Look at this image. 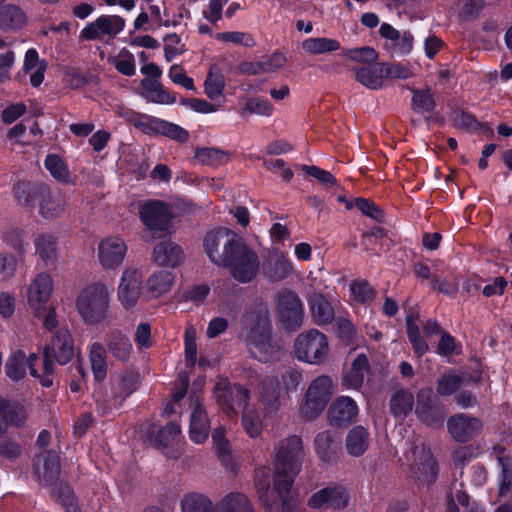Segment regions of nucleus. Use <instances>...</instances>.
Listing matches in <instances>:
<instances>
[{
    "label": "nucleus",
    "instance_id": "9b49d317",
    "mask_svg": "<svg viewBox=\"0 0 512 512\" xmlns=\"http://www.w3.org/2000/svg\"><path fill=\"white\" fill-rule=\"evenodd\" d=\"M142 274L135 267H126L120 277L117 298L126 310L134 308L142 294Z\"/></svg>",
    "mask_w": 512,
    "mask_h": 512
},
{
    "label": "nucleus",
    "instance_id": "0eeeda50",
    "mask_svg": "<svg viewBox=\"0 0 512 512\" xmlns=\"http://www.w3.org/2000/svg\"><path fill=\"white\" fill-rule=\"evenodd\" d=\"M333 395V381L327 375L314 379L308 386L304 402L301 407L302 414L307 419H315L325 409Z\"/></svg>",
    "mask_w": 512,
    "mask_h": 512
},
{
    "label": "nucleus",
    "instance_id": "4c0bfd02",
    "mask_svg": "<svg viewBox=\"0 0 512 512\" xmlns=\"http://www.w3.org/2000/svg\"><path fill=\"white\" fill-rule=\"evenodd\" d=\"M174 283V275L167 270L153 273L147 282L148 290L153 297H160L170 291Z\"/></svg>",
    "mask_w": 512,
    "mask_h": 512
},
{
    "label": "nucleus",
    "instance_id": "aec40b11",
    "mask_svg": "<svg viewBox=\"0 0 512 512\" xmlns=\"http://www.w3.org/2000/svg\"><path fill=\"white\" fill-rule=\"evenodd\" d=\"M52 291L53 281L50 275L44 272L37 274L27 288L29 307L38 313L49 301Z\"/></svg>",
    "mask_w": 512,
    "mask_h": 512
},
{
    "label": "nucleus",
    "instance_id": "f8f14e48",
    "mask_svg": "<svg viewBox=\"0 0 512 512\" xmlns=\"http://www.w3.org/2000/svg\"><path fill=\"white\" fill-rule=\"evenodd\" d=\"M139 216L143 224L152 231L165 232L171 225L172 214L168 204L151 200L139 206Z\"/></svg>",
    "mask_w": 512,
    "mask_h": 512
},
{
    "label": "nucleus",
    "instance_id": "412c9836",
    "mask_svg": "<svg viewBox=\"0 0 512 512\" xmlns=\"http://www.w3.org/2000/svg\"><path fill=\"white\" fill-rule=\"evenodd\" d=\"M349 495L342 486H328L314 493L308 505L311 508L318 509L324 506L333 509H343L348 505Z\"/></svg>",
    "mask_w": 512,
    "mask_h": 512
},
{
    "label": "nucleus",
    "instance_id": "49530a36",
    "mask_svg": "<svg viewBox=\"0 0 512 512\" xmlns=\"http://www.w3.org/2000/svg\"><path fill=\"white\" fill-rule=\"evenodd\" d=\"M497 460L501 467L498 496L505 498L512 491V458L506 455H500Z\"/></svg>",
    "mask_w": 512,
    "mask_h": 512
},
{
    "label": "nucleus",
    "instance_id": "8fccbe9b",
    "mask_svg": "<svg viewBox=\"0 0 512 512\" xmlns=\"http://www.w3.org/2000/svg\"><path fill=\"white\" fill-rule=\"evenodd\" d=\"M196 329L194 326L189 325L185 329L184 342H185V364L189 368H193L197 361V344H196Z\"/></svg>",
    "mask_w": 512,
    "mask_h": 512
},
{
    "label": "nucleus",
    "instance_id": "7c9ffc66",
    "mask_svg": "<svg viewBox=\"0 0 512 512\" xmlns=\"http://www.w3.org/2000/svg\"><path fill=\"white\" fill-rule=\"evenodd\" d=\"M370 445V434L363 426L353 427L347 434L345 447L352 457L362 456Z\"/></svg>",
    "mask_w": 512,
    "mask_h": 512
},
{
    "label": "nucleus",
    "instance_id": "a18cd8bd",
    "mask_svg": "<svg viewBox=\"0 0 512 512\" xmlns=\"http://www.w3.org/2000/svg\"><path fill=\"white\" fill-rule=\"evenodd\" d=\"M242 427L251 438H258L263 431V422L256 409L245 407L242 412Z\"/></svg>",
    "mask_w": 512,
    "mask_h": 512
},
{
    "label": "nucleus",
    "instance_id": "393cba45",
    "mask_svg": "<svg viewBox=\"0 0 512 512\" xmlns=\"http://www.w3.org/2000/svg\"><path fill=\"white\" fill-rule=\"evenodd\" d=\"M210 431V421L203 405L197 397L193 401V411L190 417L189 436L190 439L201 444L206 441Z\"/></svg>",
    "mask_w": 512,
    "mask_h": 512
},
{
    "label": "nucleus",
    "instance_id": "79ce46f5",
    "mask_svg": "<svg viewBox=\"0 0 512 512\" xmlns=\"http://www.w3.org/2000/svg\"><path fill=\"white\" fill-rule=\"evenodd\" d=\"M302 49L311 55L324 54L340 49V43L331 38H308L302 42Z\"/></svg>",
    "mask_w": 512,
    "mask_h": 512
},
{
    "label": "nucleus",
    "instance_id": "4468645a",
    "mask_svg": "<svg viewBox=\"0 0 512 512\" xmlns=\"http://www.w3.org/2000/svg\"><path fill=\"white\" fill-rule=\"evenodd\" d=\"M125 27V20L119 15H101L88 23L80 33L85 40H99L103 36L114 38Z\"/></svg>",
    "mask_w": 512,
    "mask_h": 512
},
{
    "label": "nucleus",
    "instance_id": "09e8293b",
    "mask_svg": "<svg viewBox=\"0 0 512 512\" xmlns=\"http://www.w3.org/2000/svg\"><path fill=\"white\" fill-rule=\"evenodd\" d=\"M181 434V428L178 424L171 422L158 431L154 439L155 445L159 448H167L177 441Z\"/></svg>",
    "mask_w": 512,
    "mask_h": 512
},
{
    "label": "nucleus",
    "instance_id": "de8ad7c7",
    "mask_svg": "<svg viewBox=\"0 0 512 512\" xmlns=\"http://www.w3.org/2000/svg\"><path fill=\"white\" fill-rule=\"evenodd\" d=\"M462 384V375L456 372H449L438 379L436 392L440 396H450L459 390Z\"/></svg>",
    "mask_w": 512,
    "mask_h": 512
},
{
    "label": "nucleus",
    "instance_id": "2f4dec72",
    "mask_svg": "<svg viewBox=\"0 0 512 512\" xmlns=\"http://www.w3.org/2000/svg\"><path fill=\"white\" fill-rule=\"evenodd\" d=\"M369 369L368 358L365 354L358 355L342 379V385L347 389L358 390L364 382L365 374Z\"/></svg>",
    "mask_w": 512,
    "mask_h": 512
},
{
    "label": "nucleus",
    "instance_id": "20e7f679",
    "mask_svg": "<svg viewBox=\"0 0 512 512\" xmlns=\"http://www.w3.org/2000/svg\"><path fill=\"white\" fill-rule=\"evenodd\" d=\"M111 291L104 283L85 287L76 298V309L87 325H96L107 318Z\"/></svg>",
    "mask_w": 512,
    "mask_h": 512
},
{
    "label": "nucleus",
    "instance_id": "f704fd0d",
    "mask_svg": "<svg viewBox=\"0 0 512 512\" xmlns=\"http://www.w3.org/2000/svg\"><path fill=\"white\" fill-rule=\"evenodd\" d=\"M216 512H254V509L245 494L231 492L218 502Z\"/></svg>",
    "mask_w": 512,
    "mask_h": 512
},
{
    "label": "nucleus",
    "instance_id": "72a5a7b5",
    "mask_svg": "<svg viewBox=\"0 0 512 512\" xmlns=\"http://www.w3.org/2000/svg\"><path fill=\"white\" fill-rule=\"evenodd\" d=\"M183 257L180 246L169 241L159 243L153 251V258L159 265L177 266Z\"/></svg>",
    "mask_w": 512,
    "mask_h": 512
},
{
    "label": "nucleus",
    "instance_id": "c85d7f7f",
    "mask_svg": "<svg viewBox=\"0 0 512 512\" xmlns=\"http://www.w3.org/2000/svg\"><path fill=\"white\" fill-rule=\"evenodd\" d=\"M105 344L109 353L118 361L127 362L133 352V346L127 335L120 331L110 333Z\"/></svg>",
    "mask_w": 512,
    "mask_h": 512
},
{
    "label": "nucleus",
    "instance_id": "39448f33",
    "mask_svg": "<svg viewBox=\"0 0 512 512\" xmlns=\"http://www.w3.org/2000/svg\"><path fill=\"white\" fill-rule=\"evenodd\" d=\"M255 487L261 502L269 512H299L291 496V490L281 493L279 487L271 486L270 471L267 467L256 471Z\"/></svg>",
    "mask_w": 512,
    "mask_h": 512
},
{
    "label": "nucleus",
    "instance_id": "dca6fc26",
    "mask_svg": "<svg viewBox=\"0 0 512 512\" xmlns=\"http://www.w3.org/2000/svg\"><path fill=\"white\" fill-rule=\"evenodd\" d=\"M38 356L36 353L26 355L21 349L11 352L8 356L4 370L5 375L14 382H19L26 377L27 369L33 377H40V374L35 369V362Z\"/></svg>",
    "mask_w": 512,
    "mask_h": 512
},
{
    "label": "nucleus",
    "instance_id": "58836bf2",
    "mask_svg": "<svg viewBox=\"0 0 512 512\" xmlns=\"http://www.w3.org/2000/svg\"><path fill=\"white\" fill-rule=\"evenodd\" d=\"M182 512H216L212 501L204 494L189 493L181 500Z\"/></svg>",
    "mask_w": 512,
    "mask_h": 512
},
{
    "label": "nucleus",
    "instance_id": "0e129e2a",
    "mask_svg": "<svg viewBox=\"0 0 512 512\" xmlns=\"http://www.w3.org/2000/svg\"><path fill=\"white\" fill-rule=\"evenodd\" d=\"M301 170L317 179L322 185L326 187H332L337 184L335 177L329 171L323 170L317 166L302 165Z\"/></svg>",
    "mask_w": 512,
    "mask_h": 512
},
{
    "label": "nucleus",
    "instance_id": "5fc2aeb1",
    "mask_svg": "<svg viewBox=\"0 0 512 512\" xmlns=\"http://www.w3.org/2000/svg\"><path fill=\"white\" fill-rule=\"evenodd\" d=\"M336 333L345 345H358L357 330L348 319L339 318L337 320Z\"/></svg>",
    "mask_w": 512,
    "mask_h": 512
},
{
    "label": "nucleus",
    "instance_id": "052dcab7",
    "mask_svg": "<svg viewBox=\"0 0 512 512\" xmlns=\"http://www.w3.org/2000/svg\"><path fill=\"white\" fill-rule=\"evenodd\" d=\"M245 110L252 114L269 117L273 114L274 107L267 99L253 97L248 99L245 105Z\"/></svg>",
    "mask_w": 512,
    "mask_h": 512
},
{
    "label": "nucleus",
    "instance_id": "680f3d73",
    "mask_svg": "<svg viewBox=\"0 0 512 512\" xmlns=\"http://www.w3.org/2000/svg\"><path fill=\"white\" fill-rule=\"evenodd\" d=\"M134 340L139 350L152 347L154 341L151 334V325L147 322L138 324L135 329Z\"/></svg>",
    "mask_w": 512,
    "mask_h": 512
},
{
    "label": "nucleus",
    "instance_id": "ea45409f",
    "mask_svg": "<svg viewBox=\"0 0 512 512\" xmlns=\"http://www.w3.org/2000/svg\"><path fill=\"white\" fill-rule=\"evenodd\" d=\"M414 396L407 390H399L390 400V411L395 417H406L413 409Z\"/></svg>",
    "mask_w": 512,
    "mask_h": 512
},
{
    "label": "nucleus",
    "instance_id": "f03ea898",
    "mask_svg": "<svg viewBox=\"0 0 512 512\" xmlns=\"http://www.w3.org/2000/svg\"><path fill=\"white\" fill-rule=\"evenodd\" d=\"M249 332L246 345L252 357L261 362L279 361L284 355L283 345L272 337L269 311L263 304L249 308L244 315Z\"/></svg>",
    "mask_w": 512,
    "mask_h": 512
},
{
    "label": "nucleus",
    "instance_id": "864d4df0",
    "mask_svg": "<svg viewBox=\"0 0 512 512\" xmlns=\"http://www.w3.org/2000/svg\"><path fill=\"white\" fill-rule=\"evenodd\" d=\"M343 56L349 60L359 62L364 65H371L377 60L378 53L373 48L366 46L347 49L343 51Z\"/></svg>",
    "mask_w": 512,
    "mask_h": 512
},
{
    "label": "nucleus",
    "instance_id": "e2e57ef3",
    "mask_svg": "<svg viewBox=\"0 0 512 512\" xmlns=\"http://www.w3.org/2000/svg\"><path fill=\"white\" fill-rule=\"evenodd\" d=\"M118 72L126 76L135 74V59L129 51H122L113 61Z\"/></svg>",
    "mask_w": 512,
    "mask_h": 512
},
{
    "label": "nucleus",
    "instance_id": "4be33fe9",
    "mask_svg": "<svg viewBox=\"0 0 512 512\" xmlns=\"http://www.w3.org/2000/svg\"><path fill=\"white\" fill-rule=\"evenodd\" d=\"M60 459L56 452L46 451L35 462V472L42 486H51L60 476Z\"/></svg>",
    "mask_w": 512,
    "mask_h": 512
},
{
    "label": "nucleus",
    "instance_id": "7ed1b4c3",
    "mask_svg": "<svg viewBox=\"0 0 512 512\" xmlns=\"http://www.w3.org/2000/svg\"><path fill=\"white\" fill-rule=\"evenodd\" d=\"M304 459L302 439L291 435L280 440L274 447V474L271 486L283 491L292 490L295 477L299 474Z\"/></svg>",
    "mask_w": 512,
    "mask_h": 512
},
{
    "label": "nucleus",
    "instance_id": "3c124183",
    "mask_svg": "<svg viewBox=\"0 0 512 512\" xmlns=\"http://www.w3.org/2000/svg\"><path fill=\"white\" fill-rule=\"evenodd\" d=\"M437 472L435 459L431 455H427L424 462L415 469L414 477L424 484H430L435 480Z\"/></svg>",
    "mask_w": 512,
    "mask_h": 512
},
{
    "label": "nucleus",
    "instance_id": "cd10ccee",
    "mask_svg": "<svg viewBox=\"0 0 512 512\" xmlns=\"http://www.w3.org/2000/svg\"><path fill=\"white\" fill-rule=\"evenodd\" d=\"M66 199L60 192H51L47 187L40 190L39 212L47 219L60 216L65 208Z\"/></svg>",
    "mask_w": 512,
    "mask_h": 512
},
{
    "label": "nucleus",
    "instance_id": "774afa93",
    "mask_svg": "<svg viewBox=\"0 0 512 512\" xmlns=\"http://www.w3.org/2000/svg\"><path fill=\"white\" fill-rule=\"evenodd\" d=\"M355 207H357L364 215H366L376 221H382L383 213L375 205L374 202H372L368 199H365V198H357L355 200Z\"/></svg>",
    "mask_w": 512,
    "mask_h": 512
},
{
    "label": "nucleus",
    "instance_id": "4d7b16f0",
    "mask_svg": "<svg viewBox=\"0 0 512 512\" xmlns=\"http://www.w3.org/2000/svg\"><path fill=\"white\" fill-rule=\"evenodd\" d=\"M36 251L45 260H52L56 254V238L52 235H40L37 237Z\"/></svg>",
    "mask_w": 512,
    "mask_h": 512
},
{
    "label": "nucleus",
    "instance_id": "2eb2a0df",
    "mask_svg": "<svg viewBox=\"0 0 512 512\" xmlns=\"http://www.w3.org/2000/svg\"><path fill=\"white\" fill-rule=\"evenodd\" d=\"M483 428L482 421L468 414L458 413L447 421V429L452 438L457 442H468L477 437Z\"/></svg>",
    "mask_w": 512,
    "mask_h": 512
},
{
    "label": "nucleus",
    "instance_id": "423d86ee",
    "mask_svg": "<svg viewBox=\"0 0 512 512\" xmlns=\"http://www.w3.org/2000/svg\"><path fill=\"white\" fill-rule=\"evenodd\" d=\"M293 350L299 361L319 365L328 357L329 341L324 333L317 329H309L297 335Z\"/></svg>",
    "mask_w": 512,
    "mask_h": 512
},
{
    "label": "nucleus",
    "instance_id": "a19ab883",
    "mask_svg": "<svg viewBox=\"0 0 512 512\" xmlns=\"http://www.w3.org/2000/svg\"><path fill=\"white\" fill-rule=\"evenodd\" d=\"M195 159L201 164L218 167L226 164L230 157L228 152L212 147L197 148Z\"/></svg>",
    "mask_w": 512,
    "mask_h": 512
},
{
    "label": "nucleus",
    "instance_id": "c03bdc74",
    "mask_svg": "<svg viewBox=\"0 0 512 512\" xmlns=\"http://www.w3.org/2000/svg\"><path fill=\"white\" fill-rule=\"evenodd\" d=\"M90 362L95 379L102 381L107 374L106 350L103 344L95 342L91 345Z\"/></svg>",
    "mask_w": 512,
    "mask_h": 512
},
{
    "label": "nucleus",
    "instance_id": "bb28decb",
    "mask_svg": "<svg viewBox=\"0 0 512 512\" xmlns=\"http://www.w3.org/2000/svg\"><path fill=\"white\" fill-rule=\"evenodd\" d=\"M380 35L389 40L394 53L406 55L412 50L413 36L409 32H400L388 23H383L379 29Z\"/></svg>",
    "mask_w": 512,
    "mask_h": 512
},
{
    "label": "nucleus",
    "instance_id": "c9c22d12",
    "mask_svg": "<svg viewBox=\"0 0 512 512\" xmlns=\"http://www.w3.org/2000/svg\"><path fill=\"white\" fill-rule=\"evenodd\" d=\"M225 88L224 76L216 65H212L204 82V91L209 99L216 101L223 98Z\"/></svg>",
    "mask_w": 512,
    "mask_h": 512
},
{
    "label": "nucleus",
    "instance_id": "338daca9",
    "mask_svg": "<svg viewBox=\"0 0 512 512\" xmlns=\"http://www.w3.org/2000/svg\"><path fill=\"white\" fill-rule=\"evenodd\" d=\"M281 377L286 393L296 391L303 380L301 371L292 367L285 369Z\"/></svg>",
    "mask_w": 512,
    "mask_h": 512
},
{
    "label": "nucleus",
    "instance_id": "e433bc0d",
    "mask_svg": "<svg viewBox=\"0 0 512 512\" xmlns=\"http://www.w3.org/2000/svg\"><path fill=\"white\" fill-rule=\"evenodd\" d=\"M25 23V14L19 7L6 5L0 9V29H20Z\"/></svg>",
    "mask_w": 512,
    "mask_h": 512
},
{
    "label": "nucleus",
    "instance_id": "a878e982",
    "mask_svg": "<svg viewBox=\"0 0 512 512\" xmlns=\"http://www.w3.org/2000/svg\"><path fill=\"white\" fill-rule=\"evenodd\" d=\"M356 80L370 90H379L385 86L383 63L363 65L355 69Z\"/></svg>",
    "mask_w": 512,
    "mask_h": 512
},
{
    "label": "nucleus",
    "instance_id": "13d9d810",
    "mask_svg": "<svg viewBox=\"0 0 512 512\" xmlns=\"http://www.w3.org/2000/svg\"><path fill=\"white\" fill-rule=\"evenodd\" d=\"M215 38L222 42L243 45L245 47H253L256 44V41L251 34L239 31L217 33Z\"/></svg>",
    "mask_w": 512,
    "mask_h": 512
},
{
    "label": "nucleus",
    "instance_id": "9d476101",
    "mask_svg": "<svg viewBox=\"0 0 512 512\" xmlns=\"http://www.w3.org/2000/svg\"><path fill=\"white\" fill-rule=\"evenodd\" d=\"M129 122L146 134H159L180 142H185L189 137L182 127L153 116L135 113Z\"/></svg>",
    "mask_w": 512,
    "mask_h": 512
},
{
    "label": "nucleus",
    "instance_id": "37998d69",
    "mask_svg": "<svg viewBox=\"0 0 512 512\" xmlns=\"http://www.w3.org/2000/svg\"><path fill=\"white\" fill-rule=\"evenodd\" d=\"M44 186L33 185L29 182H18L14 188V196L19 205L24 207L32 206L36 198L40 199V190H45Z\"/></svg>",
    "mask_w": 512,
    "mask_h": 512
},
{
    "label": "nucleus",
    "instance_id": "c756f323",
    "mask_svg": "<svg viewBox=\"0 0 512 512\" xmlns=\"http://www.w3.org/2000/svg\"><path fill=\"white\" fill-rule=\"evenodd\" d=\"M309 305L313 320L317 325H327L333 321V307L322 293L313 292L309 298Z\"/></svg>",
    "mask_w": 512,
    "mask_h": 512
},
{
    "label": "nucleus",
    "instance_id": "a211bd4d",
    "mask_svg": "<svg viewBox=\"0 0 512 512\" xmlns=\"http://www.w3.org/2000/svg\"><path fill=\"white\" fill-rule=\"evenodd\" d=\"M415 413L427 426L437 428L442 426L445 413L441 406L432 403V390L421 389L417 393Z\"/></svg>",
    "mask_w": 512,
    "mask_h": 512
},
{
    "label": "nucleus",
    "instance_id": "f3484780",
    "mask_svg": "<svg viewBox=\"0 0 512 512\" xmlns=\"http://www.w3.org/2000/svg\"><path fill=\"white\" fill-rule=\"evenodd\" d=\"M127 253L125 241L117 236H109L98 245V260L106 270L117 269L124 261Z\"/></svg>",
    "mask_w": 512,
    "mask_h": 512
},
{
    "label": "nucleus",
    "instance_id": "6e6d98bb",
    "mask_svg": "<svg viewBox=\"0 0 512 512\" xmlns=\"http://www.w3.org/2000/svg\"><path fill=\"white\" fill-rule=\"evenodd\" d=\"M412 106L419 112H432L435 108V101L431 90H413Z\"/></svg>",
    "mask_w": 512,
    "mask_h": 512
},
{
    "label": "nucleus",
    "instance_id": "6ab92c4d",
    "mask_svg": "<svg viewBox=\"0 0 512 512\" xmlns=\"http://www.w3.org/2000/svg\"><path fill=\"white\" fill-rule=\"evenodd\" d=\"M294 273L292 262L280 251H272L262 266V274L269 282H281Z\"/></svg>",
    "mask_w": 512,
    "mask_h": 512
},
{
    "label": "nucleus",
    "instance_id": "6e6552de",
    "mask_svg": "<svg viewBox=\"0 0 512 512\" xmlns=\"http://www.w3.org/2000/svg\"><path fill=\"white\" fill-rule=\"evenodd\" d=\"M275 307L279 320L287 331H296L303 325L304 307L296 292L281 289L275 295Z\"/></svg>",
    "mask_w": 512,
    "mask_h": 512
},
{
    "label": "nucleus",
    "instance_id": "5701e85b",
    "mask_svg": "<svg viewBox=\"0 0 512 512\" xmlns=\"http://www.w3.org/2000/svg\"><path fill=\"white\" fill-rule=\"evenodd\" d=\"M138 376L134 373H126L115 381L112 393L103 399L104 409L110 410L122 406L124 400L137 389Z\"/></svg>",
    "mask_w": 512,
    "mask_h": 512
},
{
    "label": "nucleus",
    "instance_id": "603ef678",
    "mask_svg": "<svg viewBox=\"0 0 512 512\" xmlns=\"http://www.w3.org/2000/svg\"><path fill=\"white\" fill-rule=\"evenodd\" d=\"M1 420L5 426L21 427L27 420V412L22 405L8 403Z\"/></svg>",
    "mask_w": 512,
    "mask_h": 512
},
{
    "label": "nucleus",
    "instance_id": "473e14b6",
    "mask_svg": "<svg viewBox=\"0 0 512 512\" xmlns=\"http://www.w3.org/2000/svg\"><path fill=\"white\" fill-rule=\"evenodd\" d=\"M314 448L321 461L331 463L336 459L338 443L330 431H323L316 435Z\"/></svg>",
    "mask_w": 512,
    "mask_h": 512
},
{
    "label": "nucleus",
    "instance_id": "1a4fd4ad",
    "mask_svg": "<svg viewBox=\"0 0 512 512\" xmlns=\"http://www.w3.org/2000/svg\"><path fill=\"white\" fill-rule=\"evenodd\" d=\"M74 356L73 339L68 329H58L43 351L44 370L46 374H53L54 363L57 361L60 365H65Z\"/></svg>",
    "mask_w": 512,
    "mask_h": 512
},
{
    "label": "nucleus",
    "instance_id": "bf43d9fd",
    "mask_svg": "<svg viewBox=\"0 0 512 512\" xmlns=\"http://www.w3.org/2000/svg\"><path fill=\"white\" fill-rule=\"evenodd\" d=\"M45 167L50 174L59 181H67L68 168L63 160L55 154L48 155L45 159Z\"/></svg>",
    "mask_w": 512,
    "mask_h": 512
},
{
    "label": "nucleus",
    "instance_id": "69168bd1",
    "mask_svg": "<svg viewBox=\"0 0 512 512\" xmlns=\"http://www.w3.org/2000/svg\"><path fill=\"white\" fill-rule=\"evenodd\" d=\"M350 290L355 301L366 303L373 300L375 292L367 282H353L350 285Z\"/></svg>",
    "mask_w": 512,
    "mask_h": 512
},
{
    "label": "nucleus",
    "instance_id": "b1692460",
    "mask_svg": "<svg viewBox=\"0 0 512 512\" xmlns=\"http://www.w3.org/2000/svg\"><path fill=\"white\" fill-rule=\"evenodd\" d=\"M358 406L356 402L348 397H338L330 406L328 418L331 424L336 426H347L356 420Z\"/></svg>",
    "mask_w": 512,
    "mask_h": 512
},
{
    "label": "nucleus",
    "instance_id": "ddd939ff",
    "mask_svg": "<svg viewBox=\"0 0 512 512\" xmlns=\"http://www.w3.org/2000/svg\"><path fill=\"white\" fill-rule=\"evenodd\" d=\"M214 397L227 413L236 408L247 407L249 391L239 384L231 385L226 379H219L214 386Z\"/></svg>",
    "mask_w": 512,
    "mask_h": 512
},
{
    "label": "nucleus",
    "instance_id": "f257e3e1",
    "mask_svg": "<svg viewBox=\"0 0 512 512\" xmlns=\"http://www.w3.org/2000/svg\"><path fill=\"white\" fill-rule=\"evenodd\" d=\"M204 250L215 265L227 269L239 283H249L260 271L257 252L235 231L220 227L204 237Z\"/></svg>",
    "mask_w": 512,
    "mask_h": 512
}]
</instances>
